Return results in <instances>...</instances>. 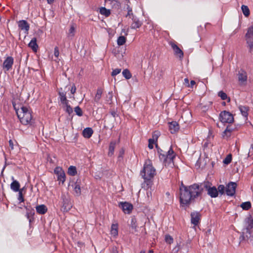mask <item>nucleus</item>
<instances>
[{
    "instance_id": "61",
    "label": "nucleus",
    "mask_w": 253,
    "mask_h": 253,
    "mask_svg": "<svg viewBox=\"0 0 253 253\" xmlns=\"http://www.w3.org/2000/svg\"><path fill=\"white\" fill-rule=\"evenodd\" d=\"M124 154V150L123 149H122L120 151V154L119 156V158L121 157H123V155Z\"/></svg>"
},
{
    "instance_id": "58",
    "label": "nucleus",
    "mask_w": 253,
    "mask_h": 253,
    "mask_svg": "<svg viewBox=\"0 0 253 253\" xmlns=\"http://www.w3.org/2000/svg\"><path fill=\"white\" fill-rule=\"evenodd\" d=\"M183 84L186 86L190 87L189 81L188 78L184 79Z\"/></svg>"
},
{
    "instance_id": "5",
    "label": "nucleus",
    "mask_w": 253,
    "mask_h": 253,
    "mask_svg": "<svg viewBox=\"0 0 253 253\" xmlns=\"http://www.w3.org/2000/svg\"><path fill=\"white\" fill-rule=\"evenodd\" d=\"M253 218H248L246 227L243 229L242 234L240 237L241 242L244 240H248L253 233Z\"/></svg>"
},
{
    "instance_id": "40",
    "label": "nucleus",
    "mask_w": 253,
    "mask_h": 253,
    "mask_svg": "<svg viewBox=\"0 0 253 253\" xmlns=\"http://www.w3.org/2000/svg\"><path fill=\"white\" fill-rule=\"evenodd\" d=\"M65 179L66 176L64 171L62 172L61 174H59L57 175V180L58 181H61L63 183L65 181Z\"/></svg>"
},
{
    "instance_id": "32",
    "label": "nucleus",
    "mask_w": 253,
    "mask_h": 253,
    "mask_svg": "<svg viewBox=\"0 0 253 253\" xmlns=\"http://www.w3.org/2000/svg\"><path fill=\"white\" fill-rule=\"evenodd\" d=\"M74 190L77 196H79L81 194V189L80 184L78 182H76L74 185Z\"/></svg>"
},
{
    "instance_id": "59",
    "label": "nucleus",
    "mask_w": 253,
    "mask_h": 253,
    "mask_svg": "<svg viewBox=\"0 0 253 253\" xmlns=\"http://www.w3.org/2000/svg\"><path fill=\"white\" fill-rule=\"evenodd\" d=\"M9 144L12 149H13V143L12 140H9Z\"/></svg>"
},
{
    "instance_id": "48",
    "label": "nucleus",
    "mask_w": 253,
    "mask_h": 253,
    "mask_svg": "<svg viewBox=\"0 0 253 253\" xmlns=\"http://www.w3.org/2000/svg\"><path fill=\"white\" fill-rule=\"evenodd\" d=\"M226 128L228 129V130L231 132H232L236 129V127L234 125H233L232 124H229V125L227 126Z\"/></svg>"
},
{
    "instance_id": "11",
    "label": "nucleus",
    "mask_w": 253,
    "mask_h": 253,
    "mask_svg": "<svg viewBox=\"0 0 253 253\" xmlns=\"http://www.w3.org/2000/svg\"><path fill=\"white\" fill-rule=\"evenodd\" d=\"M119 206L120 208L122 209V210L125 213H130L131 212L133 209V206L132 204L126 202H120L119 203Z\"/></svg>"
},
{
    "instance_id": "3",
    "label": "nucleus",
    "mask_w": 253,
    "mask_h": 253,
    "mask_svg": "<svg viewBox=\"0 0 253 253\" xmlns=\"http://www.w3.org/2000/svg\"><path fill=\"white\" fill-rule=\"evenodd\" d=\"M156 146L157 148L159 159L163 162L165 166H173L174 165L173 161L176 157V153L174 152L172 146H171L167 151L159 148L157 144L156 145Z\"/></svg>"
},
{
    "instance_id": "1",
    "label": "nucleus",
    "mask_w": 253,
    "mask_h": 253,
    "mask_svg": "<svg viewBox=\"0 0 253 253\" xmlns=\"http://www.w3.org/2000/svg\"><path fill=\"white\" fill-rule=\"evenodd\" d=\"M179 191L180 205L183 207L189 206L192 201L201 196L203 188L197 183L187 186L181 181Z\"/></svg>"
},
{
    "instance_id": "8",
    "label": "nucleus",
    "mask_w": 253,
    "mask_h": 253,
    "mask_svg": "<svg viewBox=\"0 0 253 253\" xmlns=\"http://www.w3.org/2000/svg\"><path fill=\"white\" fill-rule=\"evenodd\" d=\"M237 184L236 182H230L226 186L225 193L227 196H233L236 192Z\"/></svg>"
},
{
    "instance_id": "25",
    "label": "nucleus",
    "mask_w": 253,
    "mask_h": 253,
    "mask_svg": "<svg viewBox=\"0 0 253 253\" xmlns=\"http://www.w3.org/2000/svg\"><path fill=\"white\" fill-rule=\"evenodd\" d=\"M20 184L19 183L16 181H13L10 184L11 189L14 192H18L21 189H20Z\"/></svg>"
},
{
    "instance_id": "52",
    "label": "nucleus",
    "mask_w": 253,
    "mask_h": 253,
    "mask_svg": "<svg viewBox=\"0 0 253 253\" xmlns=\"http://www.w3.org/2000/svg\"><path fill=\"white\" fill-rule=\"evenodd\" d=\"M54 55L55 57H56L57 59H58V57L59 56V48L57 46H56L54 47Z\"/></svg>"
},
{
    "instance_id": "51",
    "label": "nucleus",
    "mask_w": 253,
    "mask_h": 253,
    "mask_svg": "<svg viewBox=\"0 0 253 253\" xmlns=\"http://www.w3.org/2000/svg\"><path fill=\"white\" fill-rule=\"evenodd\" d=\"M113 98V95L112 92H109L108 94L107 95L106 101L108 103H111Z\"/></svg>"
},
{
    "instance_id": "43",
    "label": "nucleus",
    "mask_w": 253,
    "mask_h": 253,
    "mask_svg": "<svg viewBox=\"0 0 253 253\" xmlns=\"http://www.w3.org/2000/svg\"><path fill=\"white\" fill-rule=\"evenodd\" d=\"M231 133L228 129L226 128L223 132L222 136L224 138L228 139L231 136Z\"/></svg>"
},
{
    "instance_id": "44",
    "label": "nucleus",
    "mask_w": 253,
    "mask_h": 253,
    "mask_svg": "<svg viewBox=\"0 0 253 253\" xmlns=\"http://www.w3.org/2000/svg\"><path fill=\"white\" fill-rule=\"evenodd\" d=\"M74 111L76 113V114L78 116H83V111L81 108L79 106H77L75 108Z\"/></svg>"
},
{
    "instance_id": "54",
    "label": "nucleus",
    "mask_w": 253,
    "mask_h": 253,
    "mask_svg": "<svg viewBox=\"0 0 253 253\" xmlns=\"http://www.w3.org/2000/svg\"><path fill=\"white\" fill-rule=\"evenodd\" d=\"M127 9L128 11H127V14L126 15V16H129L130 17L132 16L133 17V16H134L133 15V13H132V10L131 8L129 6L127 5Z\"/></svg>"
},
{
    "instance_id": "28",
    "label": "nucleus",
    "mask_w": 253,
    "mask_h": 253,
    "mask_svg": "<svg viewBox=\"0 0 253 253\" xmlns=\"http://www.w3.org/2000/svg\"><path fill=\"white\" fill-rule=\"evenodd\" d=\"M239 109L241 112L242 115L244 117H247L248 115L249 107L245 106L240 105Z\"/></svg>"
},
{
    "instance_id": "2",
    "label": "nucleus",
    "mask_w": 253,
    "mask_h": 253,
    "mask_svg": "<svg viewBox=\"0 0 253 253\" xmlns=\"http://www.w3.org/2000/svg\"><path fill=\"white\" fill-rule=\"evenodd\" d=\"M12 105L20 122L24 125H31L33 122L32 110L26 106L22 105L17 106L16 103L14 101L12 102Z\"/></svg>"
},
{
    "instance_id": "33",
    "label": "nucleus",
    "mask_w": 253,
    "mask_h": 253,
    "mask_svg": "<svg viewBox=\"0 0 253 253\" xmlns=\"http://www.w3.org/2000/svg\"><path fill=\"white\" fill-rule=\"evenodd\" d=\"M76 31V25H71L70 29L69 30V32L68 33V36L70 37H73L75 36Z\"/></svg>"
},
{
    "instance_id": "62",
    "label": "nucleus",
    "mask_w": 253,
    "mask_h": 253,
    "mask_svg": "<svg viewBox=\"0 0 253 253\" xmlns=\"http://www.w3.org/2000/svg\"><path fill=\"white\" fill-rule=\"evenodd\" d=\"M195 84H196V82L194 81H193V80L191 81L190 87H192L193 86V85H195Z\"/></svg>"
},
{
    "instance_id": "36",
    "label": "nucleus",
    "mask_w": 253,
    "mask_h": 253,
    "mask_svg": "<svg viewBox=\"0 0 253 253\" xmlns=\"http://www.w3.org/2000/svg\"><path fill=\"white\" fill-rule=\"evenodd\" d=\"M126 42V38L124 36H120L117 40V44L119 45H123Z\"/></svg>"
},
{
    "instance_id": "19",
    "label": "nucleus",
    "mask_w": 253,
    "mask_h": 253,
    "mask_svg": "<svg viewBox=\"0 0 253 253\" xmlns=\"http://www.w3.org/2000/svg\"><path fill=\"white\" fill-rule=\"evenodd\" d=\"M132 23L131 25V28L133 29H136L140 27L142 24V23L136 17L133 16L132 17Z\"/></svg>"
},
{
    "instance_id": "56",
    "label": "nucleus",
    "mask_w": 253,
    "mask_h": 253,
    "mask_svg": "<svg viewBox=\"0 0 253 253\" xmlns=\"http://www.w3.org/2000/svg\"><path fill=\"white\" fill-rule=\"evenodd\" d=\"M76 90H77L75 84H73L71 87V88L70 89V91H71V94H72L74 95L76 92Z\"/></svg>"
},
{
    "instance_id": "37",
    "label": "nucleus",
    "mask_w": 253,
    "mask_h": 253,
    "mask_svg": "<svg viewBox=\"0 0 253 253\" xmlns=\"http://www.w3.org/2000/svg\"><path fill=\"white\" fill-rule=\"evenodd\" d=\"M62 104L65 105V106L66 107L65 111L68 114L70 115L71 113H73V109L69 104V102H67V103H64Z\"/></svg>"
},
{
    "instance_id": "6",
    "label": "nucleus",
    "mask_w": 253,
    "mask_h": 253,
    "mask_svg": "<svg viewBox=\"0 0 253 253\" xmlns=\"http://www.w3.org/2000/svg\"><path fill=\"white\" fill-rule=\"evenodd\" d=\"M219 119L222 123L232 124L234 121L233 115L226 111H222L220 113Z\"/></svg>"
},
{
    "instance_id": "18",
    "label": "nucleus",
    "mask_w": 253,
    "mask_h": 253,
    "mask_svg": "<svg viewBox=\"0 0 253 253\" xmlns=\"http://www.w3.org/2000/svg\"><path fill=\"white\" fill-rule=\"evenodd\" d=\"M36 210L37 212L39 214H44L47 211V208L43 204L37 206Z\"/></svg>"
},
{
    "instance_id": "29",
    "label": "nucleus",
    "mask_w": 253,
    "mask_h": 253,
    "mask_svg": "<svg viewBox=\"0 0 253 253\" xmlns=\"http://www.w3.org/2000/svg\"><path fill=\"white\" fill-rule=\"evenodd\" d=\"M99 12L101 15H104L105 17H108L111 14L110 10L105 7L100 8Z\"/></svg>"
},
{
    "instance_id": "42",
    "label": "nucleus",
    "mask_w": 253,
    "mask_h": 253,
    "mask_svg": "<svg viewBox=\"0 0 253 253\" xmlns=\"http://www.w3.org/2000/svg\"><path fill=\"white\" fill-rule=\"evenodd\" d=\"M232 161V155L231 154L227 155L226 158L224 159L223 162L224 164L228 165Z\"/></svg>"
},
{
    "instance_id": "31",
    "label": "nucleus",
    "mask_w": 253,
    "mask_h": 253,
    "mask_svg": "<svg viewBox=\"0 0 253 253\" xmlns=\"http://www.w3.org/2000/svg\"><path fill=\"white\" fill-rule=\"evenodd\" d=\"M77 173L76 167L71 166L68 169V174L71 176H75Z\"/></svg>"
},
{
    "instance_id": "17",
    "label": "nucleus",
    "mask_w": 253,
    "mask_h": 253,
    "mask_svg": "<svg viewBox=\"0 0 253 253\" xmlns=\"http://www.w3.org/2000/svg\"><path fill=\"white\" fill-rule=\"evenodd\" d=\"M169 129L171 133H175L179 129V126L178 124L175 121H172L169 123Z\"/></svg>"
},
{
    "instance_id": "55",
    "label": "nucleus",
    "mask_w": 253,
    "mask_h": 253,
    "mask_svg": "<svg viewBox=\"0 0 253 253\" xmlns=\"http://www.w3.org/2000/svg\"><path fill=\"white\" fill-rule=\"evenodd\" d=\"M155 143V141H154V139H149V144H148V147L152 149L153 148V145Z\"/></svg>"
},
{
    "instance_id": "41",
    "label": "nucleus",
    "mask_w": 253,
    "mask_h": 253,
    "mask_svg": "<svg viewBox=\"0 0 253 253\" xmlns=\"http://www.w3.org/2000/svg\"><path fill=\"white\" fill-rule=\"evenodd\" d=\"M217 189L218 193L223 195L225 193L226 186L225 187L223 185H219Z\"/></svg>"
},
{
    "instance_id": "13",
    "label": "nucleus",
    "mask_w": 253,
    "mask_h": 253,
    "mask_svg": "<svg viewBox=\"0 0 253 253\" xmlns=\"http://www.w3.org/2000/svg\"><path fill=\"white\" fill-rule=\"evenodd\" d=\"M144 182L141 184V187L145 190H148L151 188L153 184V178L150 177H142Z\"/></svg>"
},
{
    "instance_id": "53",
    "label": "nucleus",
    "mask_w": 253,
    "mask_h": 253,
    "mask_svg": "<svg viewBox=\"0 0 253 253\" xmlns=\"http://www.w3.org/2000/svg\"><path fill=\"white\" fill-rule=\"evenodd\" d=\"M160 135V132L159 131H155L154 132L153 135H152V138L151 139H154V141L157 140L159 136Z\"/></svg>"
},
{
    "instance_id": "30",
    "label": "nucleus",
    "mask_w": 253,
    "mask_h": 253,
    "mask_svg": "<svg viewBox=\"0 0 253 253\" xmlns=\"http://www.w3.org/2000/svg\"><path fill=\"white\" fill-rule=\"evenodd\" d=\"M102 94V90L101 88H98L96 91V93L94 98V100L95 102L98 103L101 98Z\"/></svg>"
},
{
    "instance_id": "50",
    "label": "nucleus",
    "mask_w": 253,
    "mask_h": 253,
    "mask_svg": "<svg viewBox=\"0 0 253 253\" xmlns=\"http://www.w3.org/2000/svg\"><path fill=\"white\" fill-rule=\"evenodd\" d=\"M121 69H118V68L115 69L113 70V71L111 73V75H112V76L114 77V76H116L117 75L119 74L121 72Z\"/></svg>"
},
{
    "instance_id": "24",
    "label": "nucleus",
    "mask_w": 253,
    "mask_h": 253,
    "mask_svg": "<svg viewBox=\"0 0 253 253\" xmlns=\"http://www.w3.org/2000/svg\"><path fill=\"white\" fill-rule=\"evenodd\" d=\"M130 226L132 230V233L137 231V220L135 217H131Z\"/></svg>"
},
{
    "instance_id": "63",
    "label": "nucleus",
    "mask_w": 253,
    "mask_h": 253,
    "mask_svg": "<svg viewBox=\"0 0 253 253\" xmlns=\"http://www.w3.org/2000/svg\"><path fill=\"white\" fill-rule=\"evenodd\" d=\"M110 113H111V115H112L113 117H116V114H116V112L115 111H111V112H110Z\"/></svg>"
},
{
    "instance_id": "60",
    "label": "nucleus",
    "mask_w": 253,
    "mask_h": 253,
    "mask_svg": "<svg viewBox=\"0 0 253 253\" xmlns=\"http://www.w3.org/2000/svg\"><path fill=\"white\" fill-rule=\"evenodd\" d=\"M78 246L82 248V247L84 246V243L82 242H78Z\"/></svg>"
},
{
    "instance_id": "16",
    "label": "nucleus",
    "mask_w": 253,
    "mask_h": 253,
    "mask_svg": "<svg viewBox=\"0 0 253 253\" xmlns=\"http://www.w3.org/2000/svg\"><path fill=\"white\" fill-rule=\"evenodd\" d=\"M25 209L26 210V216L28 219L29 220V222L31 223L32 221L34 219V216L35 214V210L33 208H32L31 207H26Z\"/></svg>"
},
{
    "instance_id": "45",
    "label": "nucleus",
    "mask_w": 253,
    "mask_h": 253,
    "mask_svg": "<svg viewBox=\"0 0 253 253\" xmlns=\"http://www.w3.org/2000/svg\"><path fill=\"white\" fill-rule=\"evenodd\" d=\"M165 239L166 242L169 244H171L173 241L172 237L169 235H166Z\"/></svg>"
},
{
    "instance_id": "9",
    "label": "nucleus",
    "mask_w": 253,
    "mask_h": 253,
    "mask_svg": "<svg viewBox=\"0 0 253 253\" xmlns=\"http://www.w3.org/2000/svg\"><path fill=\"white\" fill-rule=\"evenodd\" d=\"M14 63V58L12 56L7 57L2 63V68L6 72L12 69Z\"/></svg>"
},
{
    "instance_id": "21",
    "label": "nucleus",
    "mask_w": 253,
    "mask_h": 253,
    "mask_svg": "<svg viewBox=\"0 0 253 253\" xmlns=\"http://www.w3.org/2000/svg\"><path fill=\"white\" fill-rule=\"evenodd\" d=\"M246 41L253 40V26H251L247 29V32L245 35Z\"/></svg>"
},
{
    "instance_id": "34",
    "label": "nucleus",
    "mask_w": 253,
    "mask_h": 253,
    "mask_svg": "<svg viewBox=\"0 0 253 253\" xmlns=\"http://www.w3.org/2000/svg\"><path fill=\"white\" fill-rule=\"evenodd\" d=\"M251 203L249 201L244 202L241 205V207L243 210L246 211L249 210L251 208Z\"/></svg>"
},
{
    "instance_id": "4",
    "label": "nucleus",
    "mask_w": 253,
    "mask_h": 253,
    "mask_svg": "<svg viewBox=\"0 0 253 253\" xmlns=\"http://www.w3.org/2000/svg\"><path fill=\"white\" fill-rule=\"evenodd\" d=\"M141 177H146L154 178L156 174V170L153 167L152 161L149 160H146L145 161L143 168L140 173Z\"/></svg>"
},
{
    "instance_id": "7",
    "label": "nucleus",
    "mask_w": 253,
    "mask_h": 253,
    "mask_svg": "<svg viewBox=\"0 0 253 253\" xmlns=\"http://www.w3.org/2000/svg\"><path fill=\"white\" fill-rule=\"evenodd\" d=\"M204 188L207 191V194L211 198H216L218 195V192L215 186H211L209 183L205 184Z\"/></svg>"
},
{
    "instance_id": "49",
    "label": "nucleus",
    "mask_w": 253,
    "mask_h": 253,
    "mask_svg": "<svg viewBox=\"0 0 253 253\" xmlns=\"http://www.w3.org/2000/svg\"><path fill=\"white\" fill-rule=\"evenodd\" d=\"M63 171V169L59 167H56L54 170V173L57 175L61 174V173Z\"/></svg>"
},
{
    "instance_id": "26",
    "label": "nucleus",
    "mask_w": 253,
    "mask_h": 253,
    "mask_svg": "<svg viewBox=\"0 0 253 253\" xmlns=\"http://www.w3.org/2000/svg\"><path fill=\"white\" fill-rule=\"evenodd\" d=\"M116 145V142L115 141H112L110 143L108 154L109 156H112L114 154Z\"/></svg>"
},
{
    "instance_id": "23",
    "label": "nucleus",
    "mask_w": 253,
    "mask_h": 253,
    "mask_svg": "<svg viewBox=\"0 0 253 253\" xmlns=\"http://www.w3.org/2000/svg\"><path fill=\"white\" fill-rule=\"evenodd\" d=\"M28 46L31 48L34 52H37L38 48V45L37 43V39L33 38L28 44Z\"/></svg>"
},
{
    "instance_id": "12",
    "label": "nucleus",
    "mask_w": 253,
    "mask_h": 253,
    "mask_svg": "<svg viewBox=\"0 0 253 253\" xmlns=\"http://www.w3.org/2000/svg\"><path fill=\"white\" fill-rule=\"evenodd\" d=\"M191 222L194 226H197L201 219V214L199 212L194 211L191 213Z\"/></svg>"
},
{
    "instance_id": "64",
    "label": "nucleus",
    "mask_w": 253,
    "mask_h": 253,
    "mask_svg": "<svg viewBox=\"0 0 253 253\" xmlns=\"http://www.w3.org/2000/svg\"><path fill=\"white\" fill-rule=\"evenodd\" d=\"M54 1V0H47V2L48 4H52Z\"/></svg>"
},
{
    "instance_id": "10",
    "label": "nucleus",
    "mask_w": 253,
    "mask_h": 253,
    "mask_svg": "<svg viewBox=\"0 0 253 253\" xmlns=\"http://www.w3.org/2000/svg\"><path fill=\"white\" fill-rule=\"evenodd\" d=\"M169 44L171 46L172 48L174 54L175 55L179 57L180 59H182L183 57V52L182 50L177 45L175 42H170Z\"/></svg>"
},
{
    "instance_id": "22",
    "label": "nucleus",
    "mask_w": 253,
    "mask_h": 253,
    "mask_svg": "<svg viewBox=\"0 0 253 253\" xmlns=\"http://www.w3.org/2000/svg\"><path fill=\"white\" fill-rule=\"evenodd\" d=\"M93 133V129L91 127H86L83 131V135L84 138H89Z\"/></svg>"
},
{
    "instance_id": "47",
    "label": "nucleus",
    "mask_w": 253,
    "mask_h": 253,
    "mask_svg": "<svg viewBox=\"0 0 253 253\" xmlns=\"http://www.w3.org/2000/svg\"><path fill=\"white\" fill-rule=\"evenodd\" d=\"M18 192H18V200L20 203L23 202L24 201V198L23 194H22V190H20Z\"/></svg>"
},
{
    "instance_id": "20",
    "label": "nucleus",
    "mask_w": 253,
    "mask_h": 253,
    "mask_svg": "<svg viewBox=\"0 0 253 253\" xmlns=\"http://www.w3.org/2000/svg\"><path fill=\"white\" fill-rule=\"evenodd\" d=\"M58 95L59 96L60 100L62 104L69 102V100L67 99L66 92L64 91H62V88H60V90L58 92Z\"/></svg>"
},
{
    "instance_id": "27",
    "label": "nucleus",
    "mask_w": 253,
    "mask_h": 253,
    "mask_svg": "<svg viewBox=\"0 0 253 253\" xmlns=\"http://www.w3.org/2000/svg\"><path fill=\"white\" fill-rule=\"evenodd\" d=\"M111 234L113 236H117L118 234V224H112L111 229Z\"/></svg>"
},
{
    "instance_id": "35",
    "label": "nucleus",
    "mask_w": 253,
    "mask_h": 253,
    "mask_svg": "<svg viewBox=\"0 0 253 253\" xmlns=\"http://www.w3.org/2000/svg\"><path fill=\"white\" fill-rule=\"evenodd\" d=\"M241 8L244 15L248 17L250 13L249 7L247 5H242Z\"/></svg>"
},
{
    "instance_id": "57",
    "label": "nucleus",
    "mask_w": 253,
    "mask_h": 253,
    "mask_svg": "<svg viewBox=\"0 0 253 253\" xmlns=\"http://www.w3.org/2000/svg\"><path fill=\"white\" fill-rule=\"evenodd\" d=\"M252 155H253V144H251L248 153L249 157H250Z\"/></svg>"
},
{
    "instance_id": "46",
    "label": "nucleus",
    "mask_w": 253,
    "mask_h": 253,
    "mask_svg": "<svg viewBox=\"0 0 253 253\" xmlns=\"http://www.w3.org/2000/svg\"><path fill=\"white\" fill-rule=\"evenodd\" d=\"M218 95L223 100H225L227 98V94L223 91H220L218 93Z\"/></svg>"
},
{
    "instance_id": "39",
    "label": "nucleus",
    "mask_w": 253,
    "mask_h": 253,
    "mask_svg": "<svg viewBox=\"0 0 253 253\" xmlns=\"http://www.w3.org/2000/svg\"><path fill=\"white\" fill-rule=\"evenodd\" d=\"M247 47L249 48V52L253 54V40L247 41Z\"/></svg>"
},
{
    "instance_id": "15",
    "label": "nucleus",
    "mask_w": 253,
    "mask_h": 253,
    "mask_svg": "<svg viewBox=\"0 0 253 253\" xmlns=\"http://www.w3.org/2000/svg\"><path fill=\"white\" fill-rule=\"evenodd\" d=\"M238 76L240 83L242 84H245L247 81V72L244 70H241L239 71Z\"/></svg>"
},
{
    "instance_id": "14",
    "label": "nucleus",
    "mask_w": 253,
    "mask_h": 253,
    "mask_svg": "<svg viewBox=\"0 0 253 253\" xmlns=\"http://www.w3.org/2000/svg\"><path fill=\"white\" fill-rule=\"evenodd\" d=\"M18 26L20 30L25 31V33H28L30 29V25L27 21L25 20H20L18 22Z\"/></svg>"
},
{
    "instance_id": "38",
    "label": "nucleus",
    "mask_w": 253,
    "mask_h": 253,
    "mask_svg": "<svg viewBox=\"0 0 253 253\" xmlns=\"http://www.w3.org/2000/svg\"><path fill=\"white\" fill-rule=\"evenodd\" d=\"M122 74L126 79H129L132 77L131 74L128 69L124 70L122 72Z\"/></svg>"
}]
</instances>
